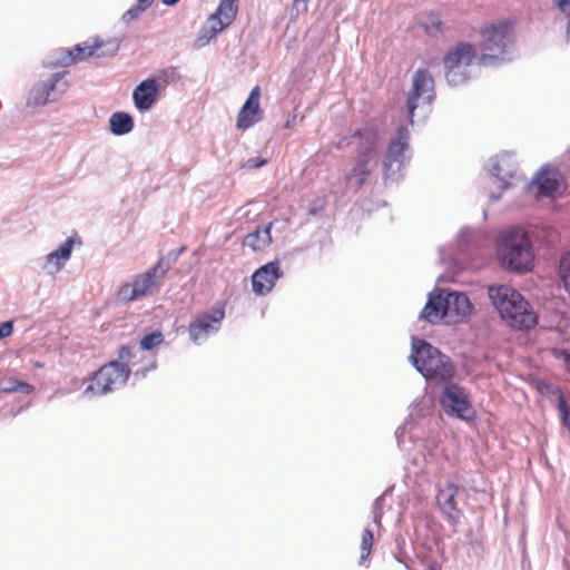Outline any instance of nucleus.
<instances>
[{"label":"nucleus","mask_w":570,"mask_h":570,"mask_svg":"<svg viewBox=\"0 0 570 570\" xmlns=\"http://www.w3.org/2000/svg\"><path fill=\"white\" fill-rule=\"evenodd\" d=\"M350 145H356V158L346 175V183L350 187L360 188L377 166L379 132L372 127L361 128L351 136L342 137L336 147L343 149Z\"/></svg>","instance_id":"nucleus-1"},{"label":"nucleus","mask_w":570,"mask_h":570,"mask_svg":"<svg viewBox=\"0 0 570 570\" xmlns=\"http://www.w3.org/2000/svg\"><path fill=\"white\" fill-rule=\"evenodd\" d=\"M497 257L504 269L515 273L530 271L534 255L528 234L521 227L502 230L497 242Z\"/></svg>","instance_id":"nucleus-2"},{"label":"nucleus","mask_w":570,"mask_h":570,"mask_svg":"<svg viewBox=\"0 0 570 570\" xmlns=\"http://www.w3.org/2000/svg\"><path fill=\"white\" fill-rule=\"evenodd\" d=\"M489 298L501 317L514 328H531L537 324V316L523 296L508 285H494L488 289Z\"/></svg>","instance_id":"nucleus-3"},{"label":"nucleus","mask_w":570,"mask_h":570,"mask_svg":"<svg viewBox=\"0 0 570 570\" xmlns=\"http://www.w3.org/2000/svg\"><path fill=\"white\" fill-rule=\"evenodd\" d=\"M482 55L479 66H497L511 61L515 56L513 24L508 20L492 23L482 30Z\"/></svg>","instance_id":"nucleus-4"},{"label":"nucleus","mask_w":570,"mask_h":570,"mask_svg":"<svg viewBox=\"0 0 570 570\" xmlns=\"http://www.w3.org/2000/svg\"><path fill=\"white\" fill-rule=\"evenodd\" d=\"M135 355L134 347L124 345L118 352V360L101 366L91 377L85 390L86 396L105 395L124 386L130 375L129 362Z\"/></svg>","instance_id":"nucleus-5"},{"label":"nucleus","mask_w":570,"mask_h":570,"mask_svg":"<svg viewBox=\"0 0 570 570\" xmlns=\"http://www.w3.org/2000/svg\"><path fill=\"white\" fill-rule=\"evenodd\" d=\"M409 358L426 379L449 381L453 376L454 367L450 357L424 340L413 337L412 353Z\"/></svg>","instance_id":"nucleus-6"},{"label":"nucleus","mask_w":570,"mask_h":570,"mask_svg":"<svg viewBox=\"0 0 570 570\" xmlns=\"http://www.w3.org/2000/svg\"><path fill=\"white\" fill-rule=\"evenodd\" d=\"M169 268L170 264L165 263V258H160L155 266L137 275L132 283L125 284L120 287V299L132 302L158 292L163 286L165 275Z\"/></svg>","instance_id":"nucleus-7"},{"label":"nucleus","mask_w":570,"mask_h":570,"mask_svg":"<svg viewBox=\"0 0 570 570\" xmlns=\"http://www.w3.org/2000/svg\"><path fill=\"white\" fill-rule=\"evenodd\" d=\"M476 60L475 49L461 42L444 57L445 78L451 87L464 85L471 77V68Z\"/></svg>","instance_id":"nucleus-8"},{"label":"nucleus","mask_w":570,"mask_h":570,"mask_svg":"<svg viewBox=\"0 0 570 570\" xmlns=\"http://www.w3.org/2000/svg\"><path fill=\"white\" fill-rule=\"evenodd\" d=\"M435 98L434 79L426 69H417L412 77V90L409 94L406 108L411 124H414L415 111L420 109L424 118Z\"/></svg>","instance_id":"nucleus-9"},{"label":"nucleus","mask_w":570,"mask_h":570,"mask_svg":"<svg viewBox=\"0 0 570 570\" xmlns=\"http://www.w3.org/2000/svg\"><path fill=\"white\" fill-rule=\"evenodd\" d=\"M410 132L405 126H400L391 138L383 160L384 179L397 181L401 170L405 166L407 157L405 150L409 147Z\"/></svg>","instance_id":"nucleus-10"},{"label":"nucleus","mask_w":570,"mask_h":570,"mask_svg":"<svg viewBox=\"0 0 570 570\" xmlns=\"http://www.w3.org/2000/svg\"><path fill=\"white\" fill-rule=\"evenodd\" d=\"M66 71L56 72L47 80L39 81L29 91L27 106H45L49 101H56L67 91L69 83L65 80Z\"/></svg>","instance_id":"nucleus-11"},{"label":"nucleus","mask_w":570,"mask_h":570,"mask_svg":"<svg viewBox=\"0 0 570 570\" xmlns=\"http://www.w3.org/2000/svg\"><path fill=\"white\" fill-rule=\"evenodd\" d=\"M487 169L500 190L499 194L491 193V200H498L501 193L509 188L511 179L517 178L518 175V163L515 157L511 153H502L489 159Z\"/></svg>","instance_id":"nucleus-12"},{"label":"nucleus","mask_w":570,"mask_h":570,"mask_svg":"<svg viewBox=\"0 0 570 570\" xmlns=\"http://www.w3.org/2000/svg\"><path fill=\"white\" fill-rule=\"evenodd\" d=\"M234 2L235 0H220L215 13L208 18L206 24L200 29L196 40L197 47L207 45L219 32L232 24L237 13Z\"/></svg>","instance_id":"nucleus-13"},{"label":"nucleus","mask_w":570,"mask_h":570,"mask_svg":"<svg viewBox=\"0 0 570 570\" xmlns=\"http://www.w3.org/2000/svg\"><path fill=\"white\" fill-rule=\"evenodd\" d=\"M441 405L448 414L462 420H470L474 414L465 389L451 382L444 384Z\"/></svg>","instance_id":"nucleus-14"},{"label":"nucleus","mask_w":570,"mask_h":570,"mask_svg":"<svg viewBox=\"0 0 570 570\" xmlns=\"http://www.w3.org/2000/svg\"><path fill=\"white\" fill-rule=\"evenodd\" d=\"M224 317L225 312L223 308H216L198 315L188 327L191 342L202 344L209 335L216 334L220 328Z\"/></svg>","instance_id":"nucleus-15"},{"label":"nucleus","mask_w":570,"mask_h":570,"mask_svg":"<svg viewBox=\"0 0 570 570\" xmlns=\"http://www.w3.org/2000/svg\"><path fill=\"white\" fill-rule=\"evenodd\" d=\"M460 488L453 482L446 481L436 484V503L448 521L455 525L460 521L461 511L458 508L456 495Z\"/></svg>","instance_id":"nucleus-16"},{"label":"nucleus","mask_w":570,"mask_h":570,"mask_svg":"<svg viewBox=\"0 0 570 570\" xmlns=\"http://www.w3.org/2000/svg\"><path fill=\"white\" fill-rule=\"evenodd\" d=\"M102 40L96 38L92 43L85 42L83 45H77L73 49H61L58 51L59 57L56 60H47L45 62V67L52 68L57 66H70L73 62L83 60L88 57L96 55L97 51L100 50Z\"/></svg>","instance_id":"nucleus-17"},{"label":"nucleus","mask_w":570,"mask_h":570,"mask_svg":"<svg viewBox=\"0 0 570 570\" xmlns=\"http://www.w3.org/2000/svg\"><path fill=\"white\" fill-rule=\"evenodd\" d=\"M282 276L283 272L277 261L263 265L252 276L253 292L256 295H266L274 288L275 282Z\"/></svg>","instance_id":"nucleus-18"},{"label":"nucleus","mask_w":570,"mask_h":570,"mask_svg":"<svg viewBox=\"0 0 570 570\" xmlns=\"http://www.w3.org/2000/svg\"><path fill=\"white\" fill-rule=\"evenodd\" d=\"M259 97L261 90L259 87L256 86L252 89L248 98L246 99L244 106L240 108L238 112L236 122V127L238 129H248L262 119Z\"/></svg>","instance_id":"nucleus-19"},{"label":"nucleus","mask_w":570,"mask_h":570,"mask_svg":"<svg viewBox=\"0 0 570 570\" xmlns=\"http://www.w3.org/2000/svg\"><path fill=\"white\" fill-rule=\"evenodd\" d=\"M560 188V175L557 170L543 166L533 177L530 189L539 196H553Z\"/></svg>","instance_id":"nucleus-20"},{"label":"nucleus","mask_w":570,"mask_h":570,"mask_svg":"<svg viewBox=\"0 0 570 570\" xmlns=\"http://www.w3.org/2000/svg\"><path fill=\"white\" fill-rule=\"evenodd\" d=\"M448 316L446 289H440L439 292L430 293L428 302L420 313V318L434 324Z\"/></svg>","instance_id":"nucleus-21"},{"label":"nucleus","mask_w":570,"mask_h":570,"mask_svg":"<svg viewBox=\"0 0 570 570\" xmlns=\"http://www.w3.org/2000/svg\"><path fill=\"white\" fill-rule=\"evenodd\" d=\"M158 82L154 78L141 81L132 92V99L139 111L149 110L157 101Z\"/></svg>","instance_id":"nucleus-22"},{"label":"nucleus","mask_w":570,"mask_h":570,"mask_svg":"<svg viewBox=\"0 0 570 570\" xmlns=\"http://www.w3.org/2000/svg\"><path fill=\"white\" fill-rule=\"evenodd\" d=\"M72 248L73 239L69 237L56 250L49 253L46 256V262L42 266V269L49 275L58 273L70 258Z\"/></svg>","instance_id":"nucleus-23"},{"label":"nucleus","mask_w":570,"mask_h":570,"mask_svg":"<svg viewBox=\"0 0 570 570\" xmlns=\"http://www.w3.org/2000/svg\"><path fill=\"white\" fill-rule=\"evenodd\" d=\"M448 317L464 318L471 314L472 304L464 293L446 289Z\"/></svg>","instance_id":"nucleus-24"},{"label":"nucleus","mask_w":570,"mask_h":570,"mask_svg":"<svg viewBox=\"0 0 570 570\" xmlns=\"http://www.w3.org/2000/svg\"><path fill=\"white\" fill-rule=\"evenodd\" d=\"M273 224L269 223L263 228H257L253 233H249L244 238V246L250 247L254 250H262L268 246L272 242L271 229Z\"/></svg>","instance_id":"nucleus-25"},{"label":"nucleus","mask_w":570,"mask_h":570,"mask_svg":"<svg viewBox=\"0 0 570 570\" xmlns=\"http://www.w3.org/2000/svg\"><path fill=\"white\" fill-rule=\"evenodd\" d=\"M110 131L116 136H122L130 132L134 128V119L127 112L117 111L109 119Z\"/></svg>","instance_id":"nucleus-26"},{"label":"nucleus","mask_w":570,"mask_h":570,"mask_svg":"<svg viewBox=\"0 0 570 570\" xmlns=\"http://www.w3.org/2000/svg\"><path fill=\"white\" fill-rule=\"evenodd\" d=\"M419 24L424 31L431 37H438L442 35V21L440 17L434 12H425L417 17Z\"/></svg>","instance_id":"nucleus-27"},{"label":"nucleus","mask_w":570,"mask_h":570,"mask_svg":"<svg viewBox=\"0 0 570 570\" xmlns=\"http://www.w3.org/2000/svg\"><path fill=\"white\" fill-rule=\"evenodd\" d=\"M0 391L4 393L31 394L33 392V386L10 377L0 381Z\"/></svg>","instance_id":"nucleus-28"},{"label":"nucleus","mask_w":570,"mask_h":570,"mask_svg":"<svg viewBox=\"0 0 570 570\" xmlns=\"http://www.w3.org/2000/svg\"><path fill=\"white\" fill-rule=\"evenodd\" d=\"M165 337L160 331H155L145 335L140 340V348L144 351H151L156 346L160 345L164 342Z\"/></svg>","instance_id":"nucleus-29"},{"label":"nucleus","mask_w":570,"mask_h":570,"mask_svg":"<svg viewBox=\"0 0 570 570\" xmlns=\"http://www.w3.org/2000/svg\"><path fill=\"white\" fill-rule=\"evenodd\" d=\"M373 546V531L365 529L362 534L360 563L362 564L370 556Z\"/></svg>","instance_id":"nucleus-30"},{"label":"nucleus","mask_w":570,"mask_h":570,"mask_svg":"<svg viewBox=\"0 0 570 570\" xmlns=\"http://www.w3.org/2000/svg\"><path fill=\"white\" fill-rule=\"evenodd\" d=\"M120 48V40L118 38L110 39L106 42L102 41L100 47L101 51H97V57H112Z\"/></svg>","instance_id":"nucleus-31"},{"label":"nucleus","mask_w":570,"mask_h":570,"mask_svg":"<svg viewBox=\"0 0 570 570\" xmlns=\"http://www.w3.org/2000/svg\"><path fill=\"white\" fill-rule=\"evenodd\" d=\"M386 493H387V491L384 492L382 495L377 497L376 500L374 501L373 508H372L373 522L379 527L381 525V521H382L383 507L385 503V494Z\"/></svg>","instance_id":"nucleus-32"},{"label":"nucleus","mask_w":570,"mask_h":570,"mask_svg":"<svg viewBox=\"0 0 570 570\" xmlns=\"http://www.w3.org/2000/svg\"><path fill=\"white\" fill-rule=\"evenodd\" d=\"M142 13V11L137 8L135 4L129 8L121 17V20L126 23L137 19L140 14Z\"/></svg>","instance_id":"nucleus-33"},{"label":"nucleus","mask_w":570,"mask_h":570,"mask_svg":"<svg viewBox=\"0 0 570 570\" xmlns=\"http://www.w3.org/2000/svg\"><path fill=\"white\" fill-rule=\"evenodd\" d=\"M265 164H266V159H263L261 157H252V158H248L244 163L243 167L247 168V169H256V168H261Z\"/></svg>","instance_id":"nucleus-34"},{"label":"nucleus","mask_w":570,"mask_h":570,"mask_svg":"<svg viewBox=\"0 0 570 570\" xmlns=\"http://www.w3.org/2000/svg\"><path fill=\"white\" fill-rule=\"evenodd\" d=\"M13 332V321L0 323V340L10 336Z\"/></svg>","instance_id":"nucleus-35"},{"label":"nucleus","mask_w":570,"mask_h":570,"mask_svg":"<svg viewBox=\"0 0 570 570\" xmlns=\"http://www.w3.org/2000/svg\"><path fill=\"white\" fill-rule=\"evenodd\" d=\"M557 407L561 414V420H567L568 417V413H569V409H568V405H567V401L566 399L560 395L559 399H558V404H557Z\"/></svg>","instance_id":"nucleus-36"},{"label":"nucleus","mask_w":570,"mask_h":570,"mask_svg":"<svg viewBox=\"0 0 570 570\" xmlns=\"http://www.w3.org/2000/svg\"><path fill=\"white\" fill-rule=\"evenodd\" d=\"M556 4L563 13L570 11V0H556Z\"/></svg>","instance_id":"nucleus-37"},{"label":"nucleus","mask_w":570,"mask_h":570,"mask_svg":"<svg viewBox=\"0 0 570 570\" xmlns=\"http://www.w3.org/2000/svg\"><path fill=\"white\" fill-rule=\"evenodd\" d=\"M153 2L154 0H137L135 6L145 12L153 4Z\"/></svg>","instance_id":"nucleus-38"},{"label":"nucleus","mask_w":570,"mask_h":570,"mask_svg":"<svg viewBox=\"0 0 570 570\" xmlns=\"http://www.w3.org/2000/svg\"><path fill=\"white\" fill-rule=\"evenodd\" d=\"M568 13L567 40H570V11Z\"/></svg>","instance_id":"nucleus-39"},{"label":"nucleus","mask_w":570,"mask_h":570,"mask_svg":"<svg viewBox=\"0 0 570 570\" xmlns=\"http://www.w3.org/2000/svg\"><path fill=\"white\" fill-rule=\"evenodd\" d=\"M179 0H161L166 6H175Z\"/></svg>","instance_id":"nucleus-40"},{"label":"nucleus","mask_w":570,"mask_h":570,"mask_svg":"<svg viewBox=\"0 0 570 570\" xmlns=\"http://www.w3.org/2000/svg\"><path fill=\"white\" fill-rule=\"evenodd\" d=\"M562 424L570 431V414L568 413L567 420H562Z\"/></svg>","instance_id":"nucleus-41"},{"label":"nucleus","mask_w":570,"mask_h":570,"mask_svg":"<svg viewBox=\"0 0 570 570\" xmlns=\"http://www.w3.org/2000/svg\"><path fill=\"white\" fill-rule=\"evenodd\" d=\"M564 361H566V367L570 372V354L566 355Z\"/></svg>","instance_id":"nucleus-42"}]
</instances>
